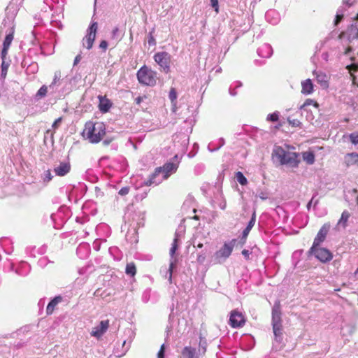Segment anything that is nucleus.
Masks as SVG:
<instances>
[{
  "mask_svg": "<svg viewBox=\"0 0 358 358\" xmlns=\"http://www.w3.org/2000/svg\"><path fill=\"white\" fill-rule=\"evenodd\" d=\"M106 135V127L101 122H87L82 132L84 138L92 143L100 142Z\"/></svg>",
  "mask_w": 358,
  "mask_h": 358,
  "instance_id": "nucleus-1",
  "label": "nucleus"
},
{
  "mask_svg": "<svg viewBox=\"0 0 358 358\" xmlns=\"http://www.w3.org/2000/svg\"><path fill=\"white\" fill-rule=\"evenodd\" d=\"M273 152L282 165L287 164L291 167L296 168L300 163L299 154L296 152L286 151L282 147L275 148Z\"/></svg>",
  "mask_w": 358,
  "mask_h": 358,
  "instance_id": "nucleus-2",
  "label": "nucleus"
},
{
  "mask_svg": "<svg viewBox=\"0 0 358 358\" xmlns=\"http://www.w3.org/2000/svg\"><path fill=\"white\" fill-rule=\"evenodd\" d=\"M137 78L143 85L154 86L156 84V72L143 66L138 71Z\"/></svg>",
  "mask_w": 358,
  "mask_h": 358,
  "instance_id": "nucleus-3",
  "label": "nucleus"
},
{
  "mask_svg": "<svg viewBox=\"0 0 358 358\" xmlns=\"http://www.w3.org/2000/svg\"><path fill=\"white\" fill-rule=\"evenodd\" d=\"M308 253L313 255L320 262L326 263L330 262L333 258V254L327 248L315 247L312 250V247L310 248Z\"/></svg>",
  "mask_w": 358,
  "mask_h": 358,
  "instance_id": "nucleus-4",
  "label": "nucleus"
},
{
  "mask_svg": "<svg viewBox=\"0 0 358 358\" xmlns=\"http://www.w3.org/2000/svg\"><path fill=\"white\" fill-rule=\"evenodd\" d=\"M98 29V24L94 22L91 24L87 29V34L83 40V45L87 49L90 50L92 48L94 41L96 38V34Z\"/></svg>",
  "mask_w": 358,
  "mask_h": 358,
  "instance_id": "nucleus-5",
  "label": "nucleus"
},
{
  "mask_svg": "<svg viewBox=\"0 0 358 358\" xmlns=\"http://www.w3.org/2000/svg\"><path fill=\"white\" fill-rule=\"evenodd\" d=\"M246 322L243 314L237 309L233 310L230 313L229 324L232 328H240L245 325Z\"/></svg>",
  "mask_w": 358,
  "mask_h": 358,
  "instance_id": "nucleus-6",
  "label": "nucleus"
},
{
  "mask_svg": "<svg viewBox=\"0 0 358 358\" xmlns=\"http://www.w3.org/2000/svg\"><path fill=\"white\" fill-rule=\"evenodd\" d=\"M154 59L165 73H167L170 71L171 57L168 52H157L154 55Z\"/></svg>",
  "mask_w": 358,
  "mask_h": 358,
  "instance_id": "nucleus-7",
  "label": "nucleus"
},
{
  "mask_svg": "<svg viewBox=\"0 0 358 358\" xmlns=\"http://www.w3.org/2000/svg\"><path fill=\"white\" fill-rule=\"evenodd\" d=\"M236 241V239H233L230 243H224L223 246L215 253V257L218 263H220L221 259H226L231 255Z\"/></svg>",
  "mask_w": 358,
  "mask_h": 358,
  "instance_id": "nucleus-8",
  "label": "nucleus"
},
{
  "mask_svg": "<svg viewBox=\"0 0 358 358\" xmlns=\"http://www.w3.org/2000/svg\"><path fill=\"white\" fill-rule=\"evenodd\" d=\"M347 35L349 42L358 38V21H354L352 24L347 29L345 32H342L339 37L342 38Z\"/></svg>",
  "mask_w": 358,
  "mask_h": 358,
  "instance_id": "nucleus-9",
  "label": "nucleus"
},
{
  "mask_svg": "<svg viewBox=\"0 0 358 358\" xmlns=\"http://www.w3.org/2000/svg\"><path fill=\"white\" fill-rule=\"evenodd\" d=\"M329 229V225L327 224H324L321 229L319 230L316 237L314 239L313 245H312V250L315 248L317 247L322 243L326 238V236L328 234Z\"/></svg>",
  "mask_w": 358,
  "mask_h": 358,
  "instance_id": "nucleus-10",
  "label": "nucleus"
},
{
  "mask_svg": "<svg viewBox=\"0 0 358 358\" xmlns=\"http://www.w3.org/2000/svg\"><path fill=\"white\" fill-rule=\"evenodd\" d=\"M108 327L109 320H102L100 322L99 325L93 328L91 332V336L99 338L104 334V333L107 331Z\"/></svg>",
  "mask_w": 358,
  "mask_h": 358,
  "instance_id": "nucleus-11",
  "label": "nucleus"
},
{
  "mask_svg": "<svg viewBox=\"0 0 358 358\" xmlns=\"http://www.w3.org/2000/svg\"><path fill=\"white\" fill-rule=\"evenodd\" d=\"M14 38V29H12V31L7 34L3 43V48L1 50V59H6L8 55V50Z\"/></svg>",
  "mask_w": 358,
  "mask_h": 358,
  "instance_id": "nucleus-12",
  "label": "nucleus"
},
{
  "mask_svg": "<svg viewBox=\"0 0 358 358\" xmlns=\"http://www.w3.org/2000/svg\"><path fill=\"white\" fill-rule=\"evenodd\" d=\"M159 168H161V173L164 174L163 180H166L170 176L172 172L177 170L178 165L172 162H168Z\"/></svg>",
  "mask_w": 358,
  "mask_h": 358,
  "instance_id": "nucleus-13",
  "label": "nucleus"
},
{
  "mask_svg": "<svg viewBox=\"0 0 358 358\" xmlns=\"http://www.w3.org/2000/svg\"><path fill=\"white\" fill-rule=\"evenodd\" d=\"M99 109L102 113H107L112 106V103L106 96L99 95Z\"/></svg>",
  "mask_w": 358,
  "mask_h": 358,
  "instance_id": "nucleus-14",
  "label": "nucleus"
},
{
  "mask_svg": "<svg viewBox=\"0 0 358 358\" xmlns=\"http://www.w3.org/2000/svg\"><path fill=\"white\" fill-rule=\"evenodd\" d=\"M71 171V164L69 162H60L59 165L54 169L55 174L58 176H64Z\"/></svg>",
  "mask_w": 358,
  "mask_h": 358,
  "instance_id": "nucleus-15",
  "label": "nucleus"
},
{
  "mask_svg": "<svg viewBox=\"0 0 358 358\" xmlns=\"http://www.w3.org/2000/svg\"><path fill=\"white\" fill-rule=\"evenodd\" d=\"M344 162L346 166H358V153H348L344 157Z\"/></svg>",
  "mask_w": 358,
  "mask_h": 358,
  "instance_id": "nucleus-16",
  "label": "nucleus"
},
{
  "mask_svg": "<svg viewBox=\"0 0 358 358\" xmlns=\"http://www.w3.org/2000/svg\"><path fill=\"white\" fill-rule=\"evenodd\" d=\"M180 358H199V357L194 348L185 346L181 351Z\"/></svg>",
  "mask_w": 358,
  "mask_h": 358,
  "instance_id": "nucleus-17",
  "label": "nucleus"
},
{
  "mask_svg": "<svg viewBox=\"0 0 358 358\" xmlns=\"http://www.w3.org/2000/svg\"><path fill=\"white\" fill-rule=\"evenodd\" d=\"M314 91V85L310 79H306L301 82V93L303 94H310Z\"/></svg>",
  "mask_w": 358,
  "mask_h": 358,
  "instance_id": "nucleus-18",
  "label": "nucleus"
},
{
  "mask_svg": "<svg viewBox=\"0 0 358 358\" xmlns=\"http://www.w3.org/2000/svg\"><path fill=\"white\" fill-rule=\"evenodd\" d=\"M62 301V297L60 296H55L52 299L47 306L46 313L47 315H51L54 312V310L57 305Z\"/></svg>",
  "mask_w": 358,
  "mask_h": 358,
  "instance_id": "nucleus-19",
  "label": "nucleus"
},
{
  "mask_svg": "<svg viewBox=\"0 0 358 358\" xmlns=\"http://www.w3.org/2000/svg\"><path fill=\"white\" fill-rule=\"evenodd\" d=\"M161 173V168H156L155 169V171L150 176L148 180L144 182L145 186H151L153 184L159 183L160 181L157 182L155 178L160 174Z\"/></svg>",
  "mask_w": 358,
  "mask_h": 358,
  "instance_id": "nucleus-20",
  "label": "nucleus"
},
{
  "mask_svg": "<svg viewBox=\"0 0 358 358\" xmlns=\"http://www.w3.org/2000/svg\"><path fill=\"white\" fill-rule=\"evenodd\" d=\"M302 157L303 161L308 165H312L315 163V154L312 151L303 152Z\"/></svg>",
  "mask_w": 358,
  "mask_h": 358,
  "instance_id": "nucleus-21",
  "label": "nucleus"
},
{
  "mask_svg": "<svg viewBox=\"0 0 358 358\" xmlns=\"http://www.w3.org/2000/svg\"><path fill=\"white\" fill-rule=\"evenodd\" d=\"M125 273L127 275L134 277L136 273V266L134 262L128 263L126 266Z\"/></svg>",
  "mask_w": 358,
  "mask_h": 358,
  "instance_id": "nucleus-22",
  "label": "nucleus"
},
{
  "mask_svg": "<svg viewBox=\"0 0 358 358\" xmlns=\"http://www.w3.org/2000/svg\"><path fill=\"white\" fill-rule=\"evenodd\" d=\"M316 78L317 83H320L322 87H328V79L326 74L319 73L317 75Z\"/></svg>",
  "mask_w": 358,
  "mask_h": 358,
  "instance_id": "nucleus-23",
  "label": "nucleus"
},
{
  "mask_svg": "<svg viewBox=\"0 0 358 358\" xmlns=\"http://www.w3.org/2000/svg\"><path fill=\"white\" fill-rule=\"evenodd\" d=\"M350 216V214L348 211H343L341 214V217L338 222V224H341L343 227H345Z\"/></svg>",
  "mask_w": 358,
  "mask_h": 358,
  "instance_id": "nucleus-24",
  "label": "nucleus"
},
{
  "mask_svg": "<svg viewBox=\"0 0 358 358\" xmlns=\"http://www.w3.org/2000/svg\"><path fill=\"white\" fill-rule=\"evenodd\" d=\"M311 105L317 108L319 107V103L316 101H314L311 99H307L305 102L300 106V109H304L306 107Z\"/></svg>",
  "mask_w": 358,
  "mask_h": 358,
  "instance_id": "nucleus-25",
  "label": "nucleus"
},
{
  "mask_svg": "<svg viewBox=\"0 0 358 358\" xmlns=\"http://www.w3.org/2000/svg\"><path fill=\"white\" fill-rule=\"evenodd\" d=\"M178 248V237L176 236L173 239L171 248L169 251V254L171 257H173L176 254V250Z\"/></svg>",
  "mask_w": 358,
  "mask_h": 358,
  "instance_id": "nucleus-26",
  "label": "nucleus"
},
{
  "mask_svg": "<svg viewBox=\"0 0 358 358\" xmlns=\"http://www.w3.org/2000/svg\"><path fill=\"white\" fill-rule=\"evenodd\" d=\"M236 178L237 181L241 185H245L248 183L247 178L244 176L243 173L241 171H238L236 173Z\"/></svg>",
  "mask_w": 358,
  "mask_h": 358,
  "instance_id": "nucleus-27",
  "label": "nucleus"
},
{
  "mask_svg": "<svg viewBox=\"0 0 358 358\" xmlns=\"http://www.w3.org/2000/svg\"><path fill=\"white\" fill-rule=\"evenodd\" d=\"M347 69H348L350 72L357 71H358V63L357 64L354 63V64L347 66ZM350 74H351V76L352 77L353 83H355V80H356L355 76L352 73H350Z\"/></svg>",
  "mask_w": 358,
  "mask_h": 358,
  "instance_id": "nucleus-28",
  "label": "nucleus"
},
{
  "mask_svg": "<svg viewBox=\"0 0 358 358\" xmlns=\"http://www.w3.org/2000/svg\"><path fill=\"white\" fill-rule=\"evenodd\" d=\"M6 59H2V63H1V76L3 78H6L9 66V64L6 63L5 61Z\"/></svg>",
  "mask_w": 358,
  "mask_h": 358,
  "instance_id": "nucleus-29",
  "label": "nucleus"
},
{
  "mask_svg": "<svg viewBox=\"0 0 358 358\" xmlns=\"http://www.w3.org/2000/svg\"><path fill=\"white\" fill-rule=\"evenodd\" d=\"M280 312L276 309H273L272 311V322H280Z\"/></svg>",
  "mask_w": 358,
  "mask_h": 358,
  "instance_id": "nucleus-30",
  "label": "nucleus"
},
{
  "mask_svg": "<svg viewBox=\"0 0 358 358\" xmlns=\"http://www.w3.org/2000/svg\"><path fill=\"white\" fill-rule=\"evenodd\" d=\"M48 93V87L46 85H43L37 92L36 96L38 98H43L46 96Z\"/></svg>",
  "mask_w": 358,
  "mask_h": 358,
  "instance_id": "nucleus-31",
  "label": "nucleus"
},
{
  "mask_svg": "<svg viewBox=\"0 0 358 358\" xmlns=\"http://www.w3.org/2000/svg\"><path fill=\"white\" fill-rule=\"evenodd\" d=\"M273 333L275 336H280L281 334V330H282L280 322L273 323Z\"/></svg>",
  "mask_w": 358,
  "mask_h": 358,
  "instance_id": "nucleus-32",
  "label": "nucleus"
},
{
  "mask_svg": "<svg viewBox=\"0 0 358 358\" xmlns=\"http://www.w3.org/2000/svg\"><path fill=\"white\" fill-rule=\"evenodd\" d=\"M289 124L293 127H301V122L298 119H294L291 117L287 118Z\"/></svg>",
  "mask_w": 358,
  "mask_h": 358,
  "instance_id": "nucleus-33",
  "label": "nucleus"
},
{
  "mask_svg": "<svg viewBox=\"0 0 358 358\" xmlns=\"http://www.w3.org/2000/svg\"><path fill=\"white\" fill-rule=\"evenodd\" d=\"M279 120V113L275 112L267 115L266 120L271 122H277Z\"/></svg>",
  "mask_w": 358,
  "mask_h": 358,
  "instance_id": "nucleus-34",
  "label": "nucleus"
},
{
  "mask_svg": "<svg viewBox=\"0 0 358 358\" xmlns=\"http://www.w3.org/2000/svg\"><path fill=\"white\" fill-rule=\"evenodd\" d=\"M351 143L354 145H358V132H354L349 135Z\"/></svg>",
  "mask_w": 358,
  "mask_h": 358,
  "instance_id": "nucleus-35",
  "label": "nucleus"
},
{
  "mask_svg": "<svg viewBox=\"0 0 358 358\" xmlns=\"http://www.w3.org/2000/svg\"><path fill=\"white\" fill-rule=\"evenodd\" d=\"M169 96V99H170L171 102H173V101H175L176 100V99H177V92H176L175 88H171L170 90Z\"/></svg>",
  "mask_w": 358,
  "mask_h": 358,
  "instance_id": "nucleus-36",
  "label": "nucleus"
},
{
  "mask_svg": "<svg viewBox=\"0 0 358 358\" xmlns=\"http://www.w3.org/2000/svg\"><path fill=\"white\" fill-rule=\"evenodd\" d=\"M255 222H256V213H255V211H254L252 215V217L248 224V226L250 228H252L255 224Z\"/></svg>",
  "mask_w": 358,
  "mask_h": 358,
  "instance_id": "nucleus-37",
  "label": "nucleus"
},
{
  "mask_svg": "<svg viewBox=\"0 0 358 358\" xmlns=\"http://www.w3.org/2000/svg\"><path fill=\"white\" fill-rule=\"evenodd\" d=\"M62 117H59L55 120V122L52 124V127L54 130L57 129L59 127V125L62 122Z\"/></svg>",
  "mask_w": 358,
  "mask_h": 358,
  "instance_id": "nucleus-38",
  "label": "nucleus"
},
{
  "mask_svg": "<svg viewBox=\"0 0 358 358\" xmlns=\"http://www.w3.org/2000/svg\"><path fill=\"white\" fill-rule=\"evenodd\" d=\"M165 346L164 344L161 345V348L157 353V358H164Z\"/></svg>",
  "mask_w": 358,
  "mask_h": 358,
  "instance_id": "nucleus-39",
  "label": "nucleus"
},
{
  "mask_svg": "<svg viewBox=\"0 0 358 358\" xmlns=\"http://www.w3.org/2000/svg\"><path fill=\"white\" fill-rule=\"evenodd\" d=\"M211 6L215 11L217 13L219 12L218 0H210Z\"/></svg>",
  "mask_w": 358,
  "mask_h": 358,
  "instance_id": "nucleus-40",
  "label": "nucleus"
},
{
  "mask_svg": "<svg viewBox=\"0 0 358 358\" xmlns=\"http://www.w3.org/2000/svg\"><path fill=\"white\" fill-rule=\"evenodd\" d=\"M45 178H44V181L50 182L52 179V176L51 174L50 170H47L45 173Z\"/></svg>",
  "mask_w": 358,
  "mask_h": 358,
  "instance_id": "nucleus-41",
  "label": "nucleus"
},
{
  "mask_svg": "<svg viewBox=\"0 0 358 358\" xmlns=\"http://www.w3.org/2000/svg\"><path fill=\"white\" fill-rule=\"evenodd\" d=\"M129 192V187H122L120 189V190L119 191V194L122 196H124V195H127Z\"/></svg>",
  "mask_w": 358,
  "mask_h": 358,
  "instance_id": "nucleus-42",
  "label": "nucleus"
},
{
  "mask_svg": "<svg viewBox=\"0 0 358 358\" xmlns=\"http://www.w3.org/2000/svg\"><path fill=\"white\" fill-rule=\"evenodd\" d=\"M99 48H101L103 51H106L108 48L107 41L105 40L101 41L99 44Z\"/></svg>",
  "mask_w": 358,
  "mask_h": 358,
  "instance_id": "nucleus-43",
  "label": "nucleus"
},
{
  "mask_svg": "<svg viewBox=\"0 0 358 358\" xmlns=\"http://www.w3.org/2000/svg\"><path fill=\"white\" fill-rule=\"evenodd\" d=\"M249 231H247L245 229L243 231V236H242V243L244 244L245 243L246 238L249 234Z\"/></svg>",
  "mask_w": 358,
  "mask_h": 358,
  "instance_id": "nucleus-44",
  "label": "nucleus"
},
{
  "mask_svg": "<svg viewBox=\"0 0 358 358\" xmlns=\"http://www.w3.org/2000/svg\"><path fill=\"white\" fill-rule=\"evenodd\" d=\"M205 259H206V257L204 255H198L197 259H196L197 262L200 264H203L204 262Z\"/></svg>",
  "mask_w": 358,
  "mask_h": 358,
  "instance_id": "nucleus-45",
  "label": "nucleus"
},
{
  "mask_svg": "<svg viewBox=\"0 0 358 358\" xmlns=\"http://www.w3.org/2000/svg\"><path fill=\"white\" fill-rule=\"evenodd\" d=\"M174 265H175V262H171L170 265H169V278H171V277H172V273H173Z\"/></svg>",
  "mask_w": 358,
  "mask_h": 358,
  "instance_id": "nucleus-46",
  "label": "nucleus"
},
{
  "mask_svg": "<svg viewBox=\"0 0 358 358\" xmlns=\"http://www.w3.org/2000/svg\"><path fill=\"white\" fill-rule=\"evenodd\" d=\"M343 15H336V19H335V25H337L343 19Z\"/></svg>",
  "mask_w": 358,
  "mask_h": 358,
  "instance_id": "nucleus-47",
  "label": "nucleus"
},
{
  "mask_svg": "<svg viewBox=\"0 0 358 358\" xmlns=\"http://www.w3.org/2000/svg\"><path fill=\"white\" fill-rule=\"evenodd\" d=\"M242 255L245 257V258L246 259H250V251H249V250H245H245H243L242 251Z\"/></svg>",
  "mask_w": 358,
  "mask_h": 358,
  "instance_id": "nucleus-48",
  "label": "nucleus"
},
{
  "mask_svg": "<svg viewBox=\"0 0 358 358\" xmlns=\"http://www.w3.org/2000/svg\"><path fill=\"white\" fill-rule=\"evenodd\" d=\"M148 44L150 45H155V39L154 38L152 34L150 35L149 39H148Z\"/></svg>",
  "mask_w": 358,
  "mask_h": 358,
  "instance_id": "nucleus-49",
  "label": "nucleus"
},
{
  "mask_svg": "<svg viewBox=\"0 0 358 358\" xmlns=\"http://www.w3.org/2000/svg\"><path fill=\"white\" fill-rule=\"evenodd\" d=\"M80 59H81V55H78L76 57L75 59H74L73 64H74V65L78 64L80 62Z\"/></svg>",
  "mask_w": 358,
  "mask_h": 358,
  "instance_id": "nucleus-50",
  "label": "nucleus"
},
{
  "mask_svg": "<svg viewBox=\"0 0 358 358\" xmlns=\"http://www.w3.org/2000/svg\"><path fill=\"white\" fill-rule=\"evenodd\" d=\"M143 97L142 96H138L136 99H135V101L137 104H140L141 103V101H143Z\"/></svg>",
  "mask_w": 358,
  "mask_h": 358,
  "instance_id": "nucleus-51",
  "label": "nucleus"
},
{
  "mask_svg": "<svg viewBox=\"0 0 358 358\" xmlns=\"http://www.w3.org/2000/svg\"><path fill=\"white\" fill-rule=\"evenodd\" d=\"M352 51V48L350 46L348 47L345 50V55H348Z\"/></svg>",
  "mask_w": 358,
  "mask_h": 358,
  "instance_id": "nucleus-52",
  "label": "nucleus"
},
{
  "mask_svg": "<svg viewBox=\"0 0 358 358\" xmlns=\"http://www.w3.org/2000/svg\"><path fill=\"white\" fill-rule=\"evenodd\" d=\"M247 231H250V230L252 229V228L249 227L248 226L246 227V228L245 229Z\"/></svg>",
  "mask_w": 358,
  "mask_h": 358,
  "instance_id": "nucleus-53",
  "label": "nucleus"
},
{
  "mask_svg": "<svg viewBox=\"0 0 358 358\" xmlns=\"http://www.w3.org/2000/svg\"><path fill=\"white\" fill-rule=\"evenodd\" d=\"M193 219H194V220H199V216H197V215H194V216L193 217Z\"/></svg>",
  "mask_w": 358,
  "mask_h": 358,
  "instance_id": "nucleus-54",
  "label": "nucleus"
},
{
  "mask_svg": "<svg viewBox=\"0 0 358 358\" xmlns=\"http://www.w3.org/2000/svg\"><path fill=\"white\" fill-rule=\"evenodd\" d=\"M202 247H203V244L202 243H199L197 245V248H201Z\"/></svg>",
  "mask_w": 358,
  "mask_h": 358,
  "instance_id": "nucleus-55",
  "label": "nucleus"
},
{
  "mask_svg": "<svg viewBox=\"0 0 358 358\" xmlns=\"http://www.w3.org/2000/svg\"><path fill=\"white\" fill-rule=\"evenodd\" d=\"M56 81H57V78L55 77V78H54V80H53V82H52V85L55 84V83H56Z\"/></svg>",
  "mask_w": 358,
  "mask_h": 358,
  "instance_id": "nucleus-56",
  "label": "nucleus"
},
{
  "mask_svg": "<svg viewBox=\"0 0 358 358\" xmlns=\"http://www.w3.org/2000/svg\"><path fill=\"white\" fill-rule=\"evenodd\" d=\"M356 20L358 21V13L357 14L356 17H355V20L354 21H356Z\"/></svg>",
  "mask_w": 358,
  "mask_h": 358,
  "instance_id": "nucleus-57",
  "label": "nucleus"
}]
</instances>
